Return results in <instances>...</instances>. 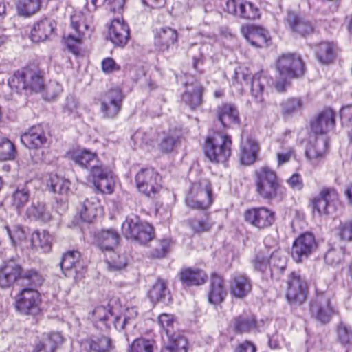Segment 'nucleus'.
Instances as JSON below:
<instances>
[{"label": "nucleus", "mask_w": 352, "mask_h": 352, "mask_svg": "<svg viewBox=\"0 0 352 352\" xmlns=\"http://www.w3.org/2000/svg\"><path fill=\"white\" fill-rule=\"evenodd\" d=\"M255 190L264 199H281L285 196V189L280 183L274 170L267 166H263L254 173Z\"/></svg>", "instance_id": "obj_1"}, {"label": "nucleus", "mask_w": 352, "mask_h": 352, "mask_svg": "<svg viewBox=\"0 0 352 352\" xmlns=\"http://www.w3.org/2000/svg\"><path fill=\"white\" fill-rule=\"evenodd\" d=\"M93 15L90 12H74L71 15L70 27L72 32L64 36L65 43L74 54L78 53V46L89 38L93 30Z\"/></svg>", "instance_id": "obj_2"}, {"label": "nucleus", "mask_w": 352, "mask_h": 352, "mask_svg": "<svg viewBox=\"0 0 352 352\" xmlns=\"http://www.w3.org/2000/svg\"><path fill=\"white\" fill-rule=\"evenodd\" d=\"M232 140L223 133H216L206 139L205 154L213 163H224L231 155Z\"/></svg>", "instance_id": "obj_3"}, {"label": "nucleus", "mask_w": 352, "mask_h": 352, "mask_svg": "<svg viewBox=\"0 0 352 352\" xmlns=\"http://www.w3.org/2000/svg\"><path fill=\"white\" fill-rule=\"evenodd\" d=\"M122 233L126 239L138 241L140 243L150 241L154 236L153 227L141 221L136 215L126 218L122 225Z\"/></svg>", "instance_id": "obj_4"}, {"label": "nucleus", "mask_w": 352, "mask_h": 352, "mask_svg": "<svg viewBox=\"0 0 352 352\" xmlns=\"http://www.w3.org/2000/svg\"><path fill=\"white\" fill-rule=\"evenodd\" d=\"M11 88L17 92L24 90L41 91L44 89L42 76L36 71L28 68L19 70L8 80Z\"/></svg>", "instance_id": "obj_5"}, {"label": "nucleus", "mask_w": 352, "mask_h": 352, "mask_svg": "<svg viewBox=\"0 0 352 352\" xmlns=\"http://www.w3.org/2000/svg\"><path fill=\"white\" fill-rule=\"evenodd\" d=\"M135 181L139 192L147 197H154L162 187L161 177L152 168L140 169L135 175Z\"/></svg>", "instance_id": "obj_6"}, {"label": "nucleus", "mask_w": 352, "mask_h": 352, "mask_svg": "<svg viewBox=\"0 0 352 352\" xmlns=\"http://www.w3.org/2000/svg\"><path fill=\"white\" fill-rule=\"evenodd\" d=\"M211 188L206 181L192 185L186 197L187 206L193 209L205 210L212 203Z\"/></svg>", "instance_id": "obj_7"}, {"label": "nucleus", "mask_w": 352, "mask_h": 352, "mask_svg": "<svg viewBox=\"0 0 352 352\" xmlns=\"http://www.w3.org/2000/svg\"><path fill=\"white\" fill-rule=\"evenodd\" d=\"M286 297L292 305L302 304L308 292V285L305 279L298 272H292L287 280Z\"/></svg>", "instance_id": "obj_8"}, {"label": "nucleus", "mask_w": 352, "mask_h": 352, "mask_svg": "<svg viewBox=\"0 0 352 352\" xmlns=\"http://www.w3.org/2000/svg\"><path fill=\"white\" fill-rule=\"evenodd\" d=\"M338 194L335 189H322L319 195L311 200L312 212L318 217L327 216L336 210Z\"/></svg>", "instance_id": "obj_9"}, {"label": "nucleus", "mask_w": 352, "mask_h": 352, "mask_svg": "<svg viewBox=\"0 0 352 352\" xmlns=\"http://www.w3.org/2000/svg\"><path fill=\"white\" fill-rule=\"evenodd\" d=\"M41 296L37 290L23 289L15 298V307L22 314L33 315L40 310Z\"/></svg>", "instance_id": "obj_10"}, {"label": "nucleus", "mask_w": 352, "mask_h": 352, "mask_svg": "<svg viewBox=\"0 0 352 352\" xmlns=\"http://www.w3.org/2000/svg\"><path fill=\"white\" fill-rule=\"evenodd\" d=\"M89 178L96 190L103 194H112L115 181L111 171L102 165H94L91 169Z\"/></svg>", "instance_id": "obj_11"}, {"label": "nucleus", "mask_w": 352, "mask_h": 352, "mask_svg": "<svg viewBox=\"0 0 352 352\" xmlns=\"http://www.w3.org/2000/svg\"><path fill=\"white\" fill-rule=\"evenodd\" d=\"M313 316L322 323L329 322L334 313L331 304V295L328 292L316 291V296L311 304Z\"/></svg>", "instance_id": "obj_12"}, {"label": "nucleus", "mask_w": 352, "mask_h": 352, "mask_svg": "<svg viewBox=\"0 0 352 352\" xmlns=\"http://www.w3.org/2000/svg\"><path fill=\"white\" fill-rule=\"evenodd\" d=\"M277 69L284 78L301 76L304 73V65L301 58L293 54H285L277 61Z\"/></svg>", "instance_id": "obj_13"}, {"label": "nucleus", "mask_w": 352, "mask_h": 352, "mask_svg": "<svg viewBox=\"0 0 352 352\" xmlns=\"http://www.w3.org/2000/svg\"><path fill=\"white\" fill-rule=\"evenodd\" d=\"M122 100L123 95L119 88L105 92L100 99V110L104 116L108 118H115L121 109Z\"/></svg>", "instance_id": "obj_14"}, {"label": "nucleus", "mask_w": 352, "mask_h": 352, "mask_svg": "<svg viewBox=\"0 0 352 352\" xmlns=\"http://www.w3.org/2000/svg\"><path fill=\"white\" fill-rule=\"evenodd\" d=\"M316 248L314 236L311 233H304L294 241L292 256L296 262H301L304 258H307Z\"/></svg>", "instance_id": "obj_15"}, {"label": "nucleus", "mask_w": 352, "mask_h": 352, "mask_svg": "<svg viewBox=\"0 0 352 352\" xmlns=\"http://www.w3.org/2000/svg\"><path fill=\"white\" fill-rule=\"evenodd\" d=\"M243 36L256 47H267L271 43V37L267 30L254 25H246L241 30Z\"/></svg>", "instance_id": "obj_16"}, {"label": "nucleus", "mask_w": 352, "mask_h": 352, "mask_svg": "<svg viewBox=\"0 0 352 352\" xmlns=\"http://www.w3.org/2000/svg\"><path fill=\"white\" fill-rule=\"evenodd\" d=\"M108 36L115 45L124 47L126 45L130 37V30L122 17H118L111 21Z\"/></svg>", "instance_id": "obj_17"}, {"label": "nucleus", "mask_w": 352, "mask_h": 352, "mask_svg": "<svg viewBox=\"0 0 352 352\" xmlns=\"http://www.w3.org/2000/svg\"><path fill=\"white\" fill-rule=\"evenodd\" d=\"M245 221L259 229L270 226L274 221V213L265 207L254 208L245 212Z\"/></svg>", "instance_id": "obj_18"}, {"label": "nucleus", "mask_w": 352, "mask_h": 352, "mask_svg": "<svg viewBox=\"0 0 352 352\" xmlns=\"http://www.w3.org/2000/svg\"><path fill=\"white\" fill-rule=\"evenodd\" d=\"M60 267L66 276L72 275V272L76 274L75 278L81 276L84 270V262L81 258V254L78 251H69L64 254Z\"/></svg>", "instance_id": "obj_19"}, {"label": "nucleus", "mask_w": 352, "mask_h": 352, "mask_svg": "<svg viewBox=\"0 0 352 352\" xmlns=\"http://www.w3.org/2000/svg\"><path fill=\"white\" fill-rule=\"evenodd\" d=\"M21 142L28 148L38 149L43 147L47 141L45 132L40 124L30 127L21 135Z\"/></svg>", "instance_id": "obj_20"}, {"label": "nucleus", "mask_w": 352, "mask_h": 352, "mask_svg": "<svg viewBox=\"0 0 352 352\" xmlns=\"http://www.w3.org/2000/svg\"><path fill=\"white\" fill-rule=\"evenodd\" d=\"M335 114L330 109L320 112L311 124V131L316 134H325L333 129Z\"/></svg>", "instance_id": "obj_21"}, {"label": "nucleus", "mask_w": 352, "mask_h": 352, "mask_svg": "<svg viewBox=\"0 0 352 352\" xmlns=\"http://www.w3.org/2000/svg\"><path fill=\"white\" fill-rule=\"evenodd\" d=\"M178 41L176 30L170 27H163L157 30L155 34V46L160 51H166L174 46Z\"/></svg>", "instance_id": "obj_22"}, {"label": "nucleus", "mask_w": 352, "mask_h": 352, "mask_svg": "<svg viewBox=\"0 0 352 352\" xmlns=\"http://www.w3.org/2000/svg\"><path fill=\"white\" fill-rule=\"evenodd\" d=\"M22 277L21 266L14 261L6 263L0 269V287H10Z\"/></svg>", "instance_id": "obj_23"}, {"label": "nucleus", "mask_w": 352, "mask_h": 352, "mask_svg": "<svg viewBox=\"0 0 352 352\" xmlns=\"http://www.w3.org/2000/svg\"><path fill=\"white\" fill-rule=\"evenodd\" d=\"M329 140L327 137L320 135L310 144L306 150V156L310 162L316 166L322 159L328 149Z\"/></svg>", "instance_id": "obj_24"}, {"label": "nucleus", "mask_w": 352, "mask_h": 352, "mask_svg": "<svg viewBox=\"0 0 352 352\" xmlns=\"http://www.w3.org/2000/svg\"><path fill=\"white\" fill-rule=\"evenodd\" d=\"M56 23L54 20L45 18L35 23L31 31V39L38 43L47 40L54 32Z\"/></svg>", "instance_id": "obj_25"}, {"label": "nucleus", "mask_w": 352, "mask_h": 352, "mask_svg": "<svg viewBox=\"0 0 352 352\" xmlns=\"http://www.w3.org/2000/svg\"><path fill=\"white\" fill-rule=\"evenodd\" d=\"M217 114L219 121L225 128H229L239 123L238 111L231 104L225 103L218 106Z\"/></svg>", "instance_id": "obj_26"}, {"label": "nucleus", "mask_w": 352, "mask_h": 352, "mask_svg": "<svg viewBox=\"0 0 352 352\" xmlns=\"http://www.w3.org/2000/svg\"><path fill=\"white\" fill-rule=\"evenodd\" d=\"M186 86V91L182 96L183 101L192 109L199 107L202 101L203 86L197 80L190 84L187 82Z\"/></svg>", "instance_id": "obj_27"}, {"label": "nucleus", "mask_w": 352, "mask_h": 352, "mask_svg": "<svg viewBox=\"0 0 352 352\" xmlns=\"http://www.w3.org/2000/svg\"><path fill=\"white\" fill-rule=\"evenodd\" d=\"M82 347L87 352H109L112 349V344L107 336H92L82 342Z\"/></svg>", "instance_id": "obj_28"}, {"label": "nucleus", "mask_w": 352, "mask_h": 352, "mask_svg": "<svg viewBox=\"0 0 352 352\" xmlns=\"http://www.w3.org/2000/svg\"><path fill=\"white\" fill-rule=\"evenodd\" d=\"M286 21L294 32L302 36L309 34L314 31L313 25L309 21L298 16L293 12H288Z\"/></svg>", "instance_id": "obj_29"}, {"label": "nucleus", "mask_w": 352, "mask_h": 352, "mask_svg": "<svg viewBox=\"0 0 352 352\" xmlns=\"http://www.w3.org/2000/svg\"><path fill=\"white\" fill-rule=\"evenodd\" d=\"M252 287L250 278L244 274H237L232 279L230 291L235 297L242 298L250 293Z\"/></svg>", "instance_id": "obj_30"}, {"label": "nucleus", "mask_w": 352, "mask_h": 352, "mask_svg": "<svg viewBox=\"0 0 352 352\" xmlns=\"http://www.w3.org/2000/svg\"><path fill=\"white\" fill-rule=\"evenodd\" d=\"M240 151L241 162L245 165H250L256 158L258 151V143L250 138L242 139Z\"/></svg>", "instance_id": "obj_31"}, {"label": "nucleus", "mask_w": 352, "mask_h": 352, "mask_svg": "<svg viewBox=\"0 0 352 352\" xmlns=\"http://www.w3.org/2000/svg\"><path fill=\"white\" fill-rule=\"evenodd\" d=\"M100 212V205L99 201L92 197L90 199H87L80 206L78 210V214L81 219L87 223H91Z\"/></svg>", "instance_id": "obj_32"}, {"label": "nucleus", "mask_w": 352, "mask_h": 352, "mask_svg": "<svg viewBox=\"0 0 352 352\" xmlns=\"http://www.w3.org/2000/svg\"><path fill=\"white\" fill-rule=\"evenodd\" d=\"M226 295L223 281L221 276L213 274L208 294V301L213 305L221 302Z\"/></svg>", "instance_id": "obj_33"}, {"label": "nucleus", "mask_w": 352, "mask_h": 352, "mask_svg": "<svg viewBox=\"0 0 352 352\" xmlns=\"http://www.w3.org/2000/svg\"><path fill=\"white\" fill-rule=\"evenodd\" d=\"M180 280L186 285H199L206 282L207 276L199 269L186 268L179 274Z\"/></svg>", "instance_id": "obj_34"}, {"label": "nucleus", "mask_w": 352, "mask_h": 352, "mask_svg": "<svg viewBox=\"0 0 352 352\" xmlns=\"http://www.w3.org/2000/svg\"><path fill=\"white\" fill-rule=\"evenodd\" d=\"M148 296L152 302L168 304L171 301L170 292L164 280L159 279L150 289Z\"/></svg>", "instance_id": "obj_35"}, {"label": "nucleus", "mask_w": 352, "mask_h": 352, "mask_svg": "<svg viewBox=\"0 0 352 352\" xmlns=\"http://www.w3.org/2000/svg\"><path fill=\"white\" fill-rule=\"evenodd\" d=\"M232 327L239 333H249L256 329L255 317L252 315L243 314L235 317L232 320Z\"/></svg>", "instance_id": "obj_36"}, {"label": "nucleus", "mask_w": 352, "mask_h": 352, "mask_svg": "<svg viewBox=\"0 0 352 352\" xmlns=\"http://www.w3.org/2000/svg\"><path fill=\"white\" fill-rule=\"evenodd\" d=\"M270 270L272 276H278L283 274L287 266V255L285 252L277 250L270 256Z\"/></svg>", "instance_id": "obj_37"}, {"label": "nucleus", "mask_w": 352, "mask_h": 352, "mask_svg": "<svg viewBox=\"0 0 352 352\" xmlns=\"http://www.w3.org/2000/svg\"><path fill=\"white\" fill-rule=\"evenodd\" d=\"M72 160L82 168L91 167L94 165H100L98 161L97 155L87 150H77L71 153Z\"/></svg>", "instance_id": "obj_38"}, {"label": "nucleus", "mask_w": 352, "mask_h": 352, "mask_svg": "<svg viewBox=\"0 0 352 352\" xmlns=\"http://www.w3.org/2000/svg\"><path fill=\"white\" fill-rule=\"evenodd\" d=\"M52 236L46 230L36 231L32 233L29 248L36 249L40 248L44 252L51 250Z\"/></svg>", "instance_id": "obj_39"}, {"label": "nucleus", "mask_w": 352, "mask_h": 352, "mask_svg": "<svg viewBox=\"0 0 352 352\" xmlns=\"http://www.w3.org/2000/svg\"><path fill=\"white\" fill-rule=\"evenodd\" d=\"M168 338V342L161 352H187V340L180 332L173 333Z\"/></svg>", "instance_id": "obj_40"}, {"label": "nucleus", "mask_w": 352, "mask_h": 352, "mask_svg": "<svg viewBox=\"0 0 352 352\" xmlns=\"http://www.w3.org/2000/svg\"><path fill=\"white\" fill-rule=\"evenodd\" d=\"M119 239V235L115 230H103L98 234L97 242L101 250L109 252L110 250H113L115 245H118Z\"/></svg>", "instance_id": "obj_41"}, {"label": "nucleus", "mask_w": 352, "mask_h": 352, "mask_svg": "<svg viewBox=\"0 0 352 352\" xmlns=\"http://www.w3.org/2000/svg\"><path fill=\"white\" fill-rule=\"evenodd\" d=\"M30 200V190L26 186L18 187L10 197L12 206L20 212Z\"/></svg>", "instance_id": "obj_42"}, {"label": "nucleus", "mask_w": 352, "mask_h": 352, "mask_svg": "<svg viewBox=\"0 0 352 352\" xmlns=\"http://www.w3.org/2000/svg\"><path fill=\"white\" fill-rule=\"evenodd\" d=\"M303 107V101L297 97L289 98L280 103V112L285 117L300 113Z\"/></svg>", "instance_id": "obj_43"}, {"label": "nucleus", "mask_w": 352, "mask_h": 352, "mask_svg": "<svg viewBox=\"0 0 352 352\" xmlns=\"http://www.w3.org/2000/svg\"><path fill=\"white\" fill-rule=\"evenodd\" d=\"M138 314L135 307H126L124 312L116 316L113 321L115 328L118 331L124 330L126 324H133Z\"/></svg>", "instance_id": "obj_44"}, {"label": "nucleus", "mask_w": 352, "mask_h": 352, "mask_svg": "<svg viewBox=\"0 0 352 352\" xmlns=\"http://www.w3.org/2000/svg\"><path fill=\"white\" fill-rule=\"evenodd\" d=\"M269 80L263 74H256L251 81V93L252 96L258 102L263 101V91L265 86L268 83Z\"/></svg>", "instance_id": "obj_45"}, {"label": "nucleus", "mask_w": 352, "mask_h": 352, "mask_svg": "<svg viewBox=\"0 0 352 352\" xmlns=\"http://www.w3.org/2000/svg\"><path fill=\"white\" fill-rule=\"evenodd\" d=\"M26 214L29 218L42 222H47L52 218L50 212L46 210L44 204L38 201L32 203L27 209Z\"/></svg>", "instance_id": "obj_46"}, {"label": "nucleus", "mask_w": 352, "mask_h": 352, "mask_svg": "<svg viewBox=\"0 0 352 352\" xmlns=\"http://www.w3.org/2000/svg\"><path fill=\"white\" fill-rule=\"evenodd\" d=\"M318 60L324 64L331 63L335 57V46L330 42H322L317 45L316 50Z\"/></svg>", "instance_id": "obj_47"}, {"label": "nucleus", "mask_w": 352, "mask_h": 352, "mask_svg": "<svg viewBox=\"0 0 352 352\" xmlns=\"http://www.w3.org/2000/svg\"><path fill=\"white\" fill-rule=\"evenodd\" d=\"M274 149L278 166L289 162L294 155V148L283 142H276Z\"/></svg>", "instance_id": "obj_48"}, {"label": "nucleus", "mask_w": 352, "mask_h": 352, "mask_svg": "<svg viewBox=\"0 0 352 352\" xmlns=\"http://www.w3.org/2000/svg\"><path fill=\"white\" fill-rule=\"evenodd\" d=\"M107 262L111 270H121L128 263L129 256L126 252L118 253L114 250H110L106 254Z\"/></svg>", "instance_id": "obj_49"}, {"label": "nucleus", "mask_w": 352, "mask_h": 352, "mask_svg": "<svg viewBox=\"0 0 352 352\" xmlns=\"http://www.w3.org/2000/svg\"><path fill=\"white\" fill-rule=\"evenodd\" d=\"M188 223L190 228L195 233L208 232L214 226V222L206 213H204L202 216L190 219Z\"/></svg>", "instance_id": "obj_50"}, {"label": "nucleus", "mask_w": 352, "mask_h": 352, "mask_svg": "<svg viewBox=\"0 0 352 352\" xmlns=\"http://www.w3.org/2000/svg\"><path fill=\"white\" fill-rule=\"evenodd\" d=\"M47 185L50 187L52 192L66 195L69 190L70 182L67 179L59 177L56 174H52L47 181Z\"/></svg>", "instance_id": "obj_51"}, {"label": "nucleus", "mask_w": 352, "mask_h": 352, "mask_svg": "<svg viewBox=\"0 0 352 352\" xmlns=\"http://www.w3.org/2000/svg\"><path fill=\"white\" fill-rule=\"evenodd\" d=\"M41 0H18L16 10L21 16H28L39 10Z\"/></svg>", "instance_id": "obj_52"}, {"label": "nucleus", "mask_w": 352, "mask_h": 352, "mask_svg": "<svg viewBox=\"0 0 352 352\" xmlns=\"http://www.w3.org/2000/svg\"><path fill=\"white\" fill-rule=\"evenodd\" d=\"M7 233L10 239L12 244L16 246L17 244L29 248V245H23L25 239V234L23 228L19 225H15L12 228L6 226Z\"/></svg>", "instance_id": "obj_53"}, {"label": "nucleus", "mask_w": 352, "mask_h": 352, "mask_svg": "<svg viewBox=\"0 0 352 352\" xmlns=\"http://www.w3.org/2000/svg\"><path fill=\"white\" fill-rule=\"evenodd\" d=\"M15 153L13 143L6 138L0 137V161L13 160Z\"/></svg>", "instance_id": "obj_54"}, {"label": "nucleus", "mask_w": 352, "mask_h": 352, "mask_svg": "<svg viewBox=\"0 0 352 352\" xmlns=\"http://www.w3.org/2000/svg\"><path fill=\"white\" fill-rule=\"evenodd\" d=\"M155 343L153 340L137 338L130 345L129 352H153Z\"/></svg>", "instance_id": "obj_55"}, {"label": "nucleus", "mask_w": 352, "mask_h": 352, "mask_svg": "<svg viewBox=\"0 0 352 352\" xmlns=\"http://www.w3.org/2000/svg\"><path fill=\"white\" fill-rule=\"evenodd\" d=\"M131 139L140 146L152 145L155 140V134L151 131H138L132 135Z\"/></svg>", "instance_id": "obj_56"}, {"label": "nucleus", "mask_w": 352, "mask_h": 352, "mask_svg": "<svg viewBox=\"0 0 352 352\" xmlns=\"http://www.w3.org/2000/svg\"><path fill=\"white\" fill-rule=\"evenodd\" d=\"M337 335L342 344L352 346V327L340 323L337 327Z\"/></svg>", "instance_id": "obj_57"}, {"label": "nucleus", "mask_w": 352, "mask_h": 352, "mask_svg": "<svg viewBox=\"0 0 352 352\" xmlns=\"http://www.w3.org/2000/svg\"><path fill=\"white\" fill-rule=\"evenodd\" d=\"M344 256V250L342 248H331L326 253L324 260L329 265H336L341 263Z\"/></svg>", "instance_id": "obj_58"}, {"label": "nucleus", "mask_w": 352, "mask_h": 352, "mask_svg": "<svg viewBox=\"0 0 352 352\" xmlns=\"http://www.w3.org/2000/svg\"><path fill=\"white\" fill-rule=\"evenodd\" d=\"M269 260L270 256L267 252L258 251L252 260V264L255 269L265 272L268 268L270 269Z\"/></svg>", "instance_id": "obj_59"}, {"label": "nucleus", "mask_w": 352, "mask_h": 352, "mask_svg": "<svg viewBox=\"0 0 352 352\" xmlns=\"http://www.w3.org/2000/svg\"><path fill=\"white\" fill-rule=\"evenodd\" d=\"M78 109V101L72 96L67 97L63 109L64 114L73 118H78L80 116Z\"/></svg>", "instance_id": "obj_60"}, {"label": "nucleus", "mask_w": 352, "mask_h": 352, "mask_svg": "<svg viewBox=\"0 0 352 352\" xmlns=\"http://www.w3.org/2000/svg\"><path fill=\"white\" fill-rule=\"evenodd\" d=\"M251 79L250 75L248 74L247 69L239 68L234 72V76L232 80V86L239 90H243V84H248Z\"/></svg>", "instance_id": "obj_61"}, {"label": "nucleus", "mask_w": 352, "mask_h": 352, "mask_svg": "<svg viewBox=\"0 0 352 352\" xmlns=\"http://www.w3.org/2000/svg\"><path fill=\"white\" fill-rule=\"evenodd\" d=\"M175 322V318L171 314H162L158 316V323L165 331L167 336L176 333L173 331Z\"/></svg>", "instance_id": "obj_62"}, {"label": "nucleus", "mask_w": 352, "mask_h": 352, "mask_svg": "<svg viewBox=\"0 0 352 352\" xmlns=\"http://www.w3.org/2000/svg\"><path fill=\"white\" fill-rule=\"evenodd\" d=\"M63 337L60 333L54 332L49 335V336L44 340L45 345H40L39 347L45 346V352H54L57 346L63 342Z\"/></svg>", "instance_id": "obj_63"}, {"label": "nucleus", "mask_w": 352, "mask_h": 352, "mask_svg": "<svg viewBox=\"0 0 352 352\" xmlns=\"http://www.w3.org/2000/svg\"><path fill=\"white\" fill-rule=\"evenodd\" d=\"M339 238L344 241H352V219L346 221L340 224L338 228Z\"/></svg>", "instance_id": "obj_64"}]
</instances>
